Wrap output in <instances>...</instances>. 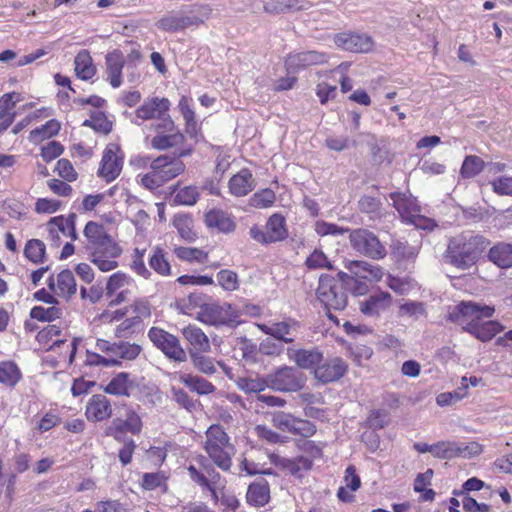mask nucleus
<instances>
[{
    "label": "nucleus",
    "instance_id": "nucleus-1",
    "mask_svg": "<svg viewBox=\"0 0 512 512\" xmlns=\"http://www.w3.org/2000/svg\"><path fill=\"white\" fill-rule=\"evenodd\" d=\"M494 312L493 306L472 301H461L451 309L448 319L462 325L465 332L470 333L480 341L487 342L503 329L498 321H483V318L492 317Z\"/></svg>",
    "mask_w": 512,
    "mask_h": 512
},
{
    "label": "nucleus",
    "instance_id": "nucleus-2",
    "mask_svg": "<svg viewBox=\"0 0 512 512\" xmlns=\"http://www.w3.org/2000/svg\"><path fill=\"white\" fill-rule=\"evenodd\" d=\"M83 233L86 238L85 249L90 261L102 272L116 269L122 248L108 233L107 228L98 222L89 221Z\"/></svg>",
    "mask_w": 512,
    "mask_h": 512
},
{
    "label": "nucleus",
    "instance_id": "nucleus-3",
    "mask_svg": "<svg viewBox=\"0 0 512 512\" xmlns=\"http://www.w3.org/2000/svg\"><path fill=\"white\" fill-rule=\"evenodd\" d=\"M488 245L485 237L465 231L449 239L443 258L457 269L468 270L478 262Z\"/></svg>",
    "mask_w": 512,
    "mask_h": 512
},
{
    "label": "nucleus",
    "instance_id": "nucleus-4",
    "mask_svg": "<svg viewBox=\"0 0 512 512\" xmlns=\"http://www.w3.org/2000/svg\"><path fill=\"white\" fill-rule=\"evenodd\" d=\"M169 109L170 101L167 98L152 97L145 99L134 112L124 114L137 126H141L144 121L155 120L152 126L157 132H173L176 127L168 114Z\"/></svg>",
    "mask_w": 512,
    "mask_h": 512
},
{
    "label": "nucleus",
    "instance_id": "nucleus-5",
    "mask_svg": "<svg viewBox=\"0 0 512 512\" xmlns=\"http://www.w3.org/2000/svg\"><path fill=\"white\" fill-rule=\"evenodd\" d=\"M240 316L241 311L231 303L212 301L199 305L196 319L215 328H236L242 323Z\"/></svg>",
    "mask_w": 512,
    "mask_h": 512
},
{
    "label": "nucleus",
    "instance_id": "nucleus-6",
    "mask_svg": "<svg viewBox=\"0 0 512 512\" xmlns=\"http://www.w3.org/2000/svg\"><path fill=\"white\" fill-rule=\"evenodd\" d=\"M316 295L327 310L328 318L333 321L336 320V317L330 311L343 310L347 305V294L343 289V283L331 275L320 276Z\"/></svg>",
    "mask_w": 512,
    "mask_h": 512
},
{
    "label": "nucleus",
    "instance_id": "nucleus-7",
    "mask_svg": "<svg viewBox=\"0 0 512 512\" xmlns=\"http://www.w3.org/2000/svg\"><path fill=\"white\" fill-rule=\"evenodd\" d=\"M349 241L352 249L367 258L373 260L383 259L387 255L385 246L378 237L365 228L350 229Z\"/></svg>",
    "mask_w": 512,
    "mask_h": 512
},
{
    "label": "nucleus",
    "instance_id": "nucleus-8",
    "mask_svg": "<svg viewBox=\"0 0 512 512\" xmlns=\"http://www.w3.org/2000/svg\"><path fill=\"white\" fill-rule=\"evenodd\" d=\"M147 335L152 344L170 361L181 363L187 360V352L177 336L160 327H151Z\"/></svg>",
    "mask_w": 512,
    "mask_h": 512
},
{
    "label": "nucleus",
    "instance_id": "nucleus-9",
    "mask_svg": "<svg viewBox=\"0 0 512 512\" xmlns=\"http://www.w3.org/2000/svg\"><path fill=\"white\" fill-rule=\"evenodd\" d=\"M269 388L278 392H297L306 384V376L295 367L282 366L267 375Z\"/></svg>",
    "mask_w": 512,
    "mask_h": 512
},
{
    "label": "nucleus",
    "instance_id": "nucleus-10",
    "mask_svg": "<svg viewBox=\"0 0 512 512\" xmlns=\"http://www.w3.org/2000/svg\"><path fill=\"white\" fill-rule=\"evenodd\" d=\"M124 163V153L116 143H109L102 154L98 176L107 183L115 180L121 173Z\"/></svg>",
    "mask_w": 512,
    "mask_h": 512
},
{
    "label": "nucleus",
    "instance_id": "nucleus-11",
    "mask_svg": "<svg viewBox=\"0 0 512 512\" xmlns=\"http://www.w3.org/2000/svg\"><path fill=\"white\" fill-rule=\"evenodd\" d=\"M328 54L316 50L291 52L285 58V69L288 74H297L312 66L328 62Z\"/></svg>",
    "mask_w": 512,
    "mask_h": 512
},
{
    "label": "nucleus",
    "instance_id": "nucleus-12",
    "mask_svg": "<svg viewBox=\"0 0 512 512\" xmlns=\"http://www.w3.org/2000/svg\"><path fill=\"white\" fill-rule=\"evenodd\" d=\"M348 371V364L341 357H329L322 360L313 371L314 378L322 383L329 384L340 380Z\"/></svg>",
    "mask_w": 512,
    "mask_h": 512
},
{
    "label": "nucleus",
    "instance_id": "nucleus-13",
    "mask_svg": "<svg viewBox=\"0 0 512 512\" xmlns=\"http://www.w3.org/2000/svg\"><path fill=\"white\" fill-rule=\"evenodd\" d=\"M143 423L141 417L134 410H128L124 420L114 419L111 425L106 429V435L113 437L116 441L127 440L125 434L130 432L133 435H139L142 431Z\"/></svg>",
    "mask_w": 512,
    "mask_h": 512
},
{
    "label": "nucleus",
    "instance_id": "nucleus-14",
    "mask_svg": "<svg viewBox=\"0 0 512 512\" xmlns=\"http://www.w3.org/2000/svg\"><path fill=\"white\" fill-rule=\"evenodd\" d=\"M337 47L353 53H367L372 50L374 42L365 33L340 32L334 36Z\"/></svg>",
    "mask_w": 512,
    "mask_h": 512
},
{
    "label": "nucleus",
    "instance_id": "nucleus-15",
    "mask_svg": "<svg viewBox=\"0 0 512 512\" xmlns=\"http://www.w3.org/2000/svg\"><path fill=\"white\" fill-rule=\"evenodd\" d=\"M137 388L136 377L128 372H118L103 387V391L117 397H130Z\"/></svg>",
    "mask_w": 512,
    "mask_h": 512
},
{
    "label": "nucleus",
    "instance_id": "nucleus-16",
    "mask_svg": "<svg viewBox=\"0 0 512 512\" xmlns=\"http://www.w3.org/2000/svg\"><path fill=\"white\" fill-rule=\"evenodd\" d=\"M298 327V322L291 319L272 323L271 325H259L263 333L284 343L294 342Z\"/></svg>",
    "mask_w": 512,
    "mask_h": 512
},
{
    "label": "nucleus",
    "instance_id": "nucleus-17",
    "mask_svg": "<svg viewBox=\"0 0 512 512\" xmlns=\"http://www.w3.org/2000/svg\"><path fill=\"white\" fill-rule=\"evenodd\" d=\"M204 222L208 228L224 234H230L236 229L234 216L222 209L214 208L206 212Z\"/></svg>",
    "mask_w": 512,
    "mask_h": 512
},
{
    "label": "nucleus",
    "instance_id": "nucleus-18",
    "mask_svg": "<svg viewBox=\"0 0 512 512\" xmlns=\"http://www.w3.org/2000/svg\"><path fill=\"white\" fill-rule=\"evenodd\" d=\"M89 421L100 422L111 417L112 406L110 400L102 394L93 395L87 405L85 411Z\"/></svg>",
    "mask_w": 512,
    "mask_h": 512
},
{
    "label": "nucleus",
    "instance_id": "nucleus-19",
    "mask_svg": "<svg viewBox=\"0 0 512 512\" xmlns=\"http://www.w3.org/2000/svg\"><path fill=\"white\" fill-rule=\"evenodd\" d=\"M151 169L157 170L163 178V183H166L180 175L184 171L185 165L179 159L163 155L152 161Z\"/></svg>",
    "mask_w": 512,
    "mask_h": 512
},
{
    "label": "nucleus",
    "instance_id": "nucleus-20",
    "mask_svg": "<svg viewBox=\"0 0 512 512\" xmlns=\"http://www.w3.org/2000/svg\"><path fill=\"white\" fill-rule=\"evenodd\" d=\"M107 80L113 88L122 84V70L125 65L123 53L115 49L105 56Z\"/></svg>",
    "mask_w": 512,
    "mask_h": 512
},
{
    "label": "nucleus",
    "instance_id": "nucleus-21",
    "mask_svg": "<svg viewBox=\"0 0 512 512\" xmlns=\"http://www.w3.org/2000/svg\"><path fill=\"white\" fill-rule=\"evenodd\" d=\"M288 357L294 361L301 369L315 371L322 360L323 354L316 348L314 349H288Z\"/></svg>",
    "mask_w": 512,
    "mask_h": 512
},
{
    "label": "nucleus",
    "instance_id": "nucleus-22",
    "mask_svg": "<svg viewBox=\"0 0 512 512\" xmlns=\"http://www.w3.org/2000/svg\"><path fill=\"white\" fill-rule=\"evenodd\" d=\"M202 20L197 16L167 15L157 21L156 26L163 31L176 32L190 26H198Z\"/></svg>",
    "mask_w": 512,
    "mask_h": 512
},
{
    "label": "nucleus",
    "instance_id": "nucleus-23",
    "mask_svg": "<svg viewBox=\"0 0 512 512\" xmlns=\"http://www.w3.org/2000/svg\"><path fill=\"white\" fill-rule=\"evenodd\" d=\"M390 198L393 201V206L405 222H408L412 217L421 212L416 199L407 196L404 193H391Z\"/></svg>",
    "mask_w": 512,
    "mask_h": 512
},
{
    "label": "nucleus",
    "instance_id": "nucleus-24",
    "mask_svg": "<svg viewBox=\"0 0 512 512\" xmlns=\"http://www.w3.org/2000/svg\"><path fill=\"white\" fill-rule=\"evenodd\" d=\"M255 188V181L249 169H241L229 180V190L237 197L246 196Z\"/></svg>",
    "mask_w": 512,
    "mask_h": 512
},
{
    "label": "nucleus",
    "instance_id": "nucleus-25",
    "mask_svg": "<svg viewBox=\"0 0 512 512\" xmlns=\"http://www.w3.org/2000/svg\"><path fill=\"white\" fill-rule=\"evenodd\" d=\"M181 331L184 339L191 346L189 350L202 352H209L211 350L209 338L200 327L189 324Z\"/></svg>",
    "mask_w": 512,
    "mask_h": 512
},
{
    "label": "nucleus",
    "instance_id": "nucleus-26",
    "mask_svg": "<svg viewBox=\"0 0 512 512\" xmlns=\"http://www.w3.org/2000/svg\"><path fill=\"white\" fill-rule=\"evenodd\" d=\"M391 303V295L388 292H379L369 296L360 303V311L367 316H378L384 312Z\"/></svg>",
    "mask_w": 512,
    "mask_h": 512
},
{
    "label": "nucleus",
    "instance_id": "nucleus-27",
    "mask_svg": "<svg viewBox=\"0 0 512 512\" xmlns=\"http://www.w3.org/2000/svg\"><path fill=\"white\" fill-rule=\"evenodd\" d=\"M263 8L266 13L280 14L289 10H307L312 4L308 0H264Z\"/></svg>",
    "mask_w": 512,
    "mask_h": 512
},
{
    "label": "nucleus",
    "instance_id": "nucleus-28",
    "mask_svg": "<svg viewBox=\"0 0 512 512\" xmlns=\"http://www.w3.org/2000/svg\"><path fill=\"white\" fill-rule=\"evenodd\" d=\"M346 268L348 271L358 278L367 279L368 281H379L383 277V270L366 261H350Z\"/></svg>",
    "mask_w": 512,
    "mask_h": 512
},
{
    "label": "nucleus",
    "instance_id": "nucleus-29",
    "mask_svg": "<svg viewBox=\"0 0 512 512\" xmlns=\"http://www.w3.org/2000/svg\"><path fill=\"white\" fill-rule=\"evenodd\" d=\"M247 503L255 507H263L270 500V488L265 479L253 482L248 486L246 493Z\"/></svg>",
    "mask_w": 512,
    "mask_h": 512
},
{
    "label": "nucleus",
    "instance_id": "nucleus-30",
    "mask_svg": "<svg viewBox=\"0 0 512 512\" xmlns=\"http://www.w3.org/2000/svg\"><path fill=\"white\" fill-rule=\"evenodd\" d=\"M271 244L284 241L288 237L286 219L279 213L272 214L265 225Z\"/></svg>",
    "mask_w": 512,
    "mask_h": 512
},
{
    "label": "nucleus",
    "instance_id": "nucleus-31",
    "mask_svg": "<svg viewBox=\"0 0 512 512\" xmlns=\"http://www.w3.org/2000/svg\"><path fill=\"white\" fill-rule=\"evenodd\" d=\"M489 260L500 268L512 267V244L500 242L490 248Z\"/></svg>",
    "mask_w": 512,
    "mask_h": 512
},
{
    "label": "nucleus",
    "instance_id": "nucleus-32",
    "mask_svg": "<svg viewBox=\"0 0 512 512\" xmlns=\"http://www.w3.org/2000/svg\"><path fill=\"white\" fill-rule=\"evenodd\" d=\"M149 266L157 274L167 277L171 275V265L168 260V253L160 246H155L151 250L148 260Z\"/></svg>",
    "mask_w": 512,
    "mask_h": 512
},
{
    "label": "nucleus",
    "instance_id": "nucleus-33",
    "mask_svg": "<svg viewBox=\"0 0 512 512\" xmlns=\"http://www.w3.org/2000/svg\"><path fill=\"white\" fill-rule=\"evenodd\" d=\"M22 379V372L13 361L0 363V384L7 388H14Z\"/></svg>",
    "mask_w": 512,
    "mask_h": 512
},
{
    "label": "nucleus",
    "instance_id": "nucleus-34",
    "mask_svg": "<svg viewBox=\"0 0 512 512\" xmlns=\"http://www.w3.org/2000/svg\"><path fill=\"white\" fill-rule=\"evenodd\" d=\"M233 447L229 446H213L206 448L205 451L209 455L210 459L223 471H228L232 465L231 452Z\"/></svg>",
    "mask_w": 512,
    "mask_h": 512
},
{
    "label": "nucleus",
    "instance_id": "nucleus-35",
    "mask_svg": "<svg viewBox=\"0 0 512 512\" xmlns=\"http://www.w3.org/2000/svg\"><path fill=\"white\" fill-rule=\"evenodd\" d=\"M180 381L198 395H209L216 390V387L211 382L197 375L184 374L180 377Z\"/></svg>",
    "mask_w": 512,
    "mask_h": 512
},
{
    "label": "nucleus",
    "instance_id": "nucleus-36",
    "mask_svg": "<svg viewBox=\"0 0 512 512\" xmlns=\"http://www.w3.org/2000/svg\"><path fill=\"white\" fill-rule=\"evenodd\" d=\"M74 64L75 73L82 80L87 81L96 73V68L87 50H82L76 55Z\"/></svg>",
    "mask_w": 512,
    "mask_h": 512
},
{
    "label": "nucleus",
    "instance_id": "nucleus-37",
    "mask_svg": "<svg viewBox=\"0 0 512 512\" xmlns=\"http://www.w3.org/2000/svg\"><path fill=\"white\" fill-rule=\"evenodd\" d=\"M142 350L141 345L137 343L124 340L116 341L114 358L119 359L121 362L122 360L133 361L141 354Z\"/></svg>",
    "mask_w": 512,
    "mask_h": 512
},
{
    "label": "nucleus",
    "instance_id": "nucleus-38",
    "mask_svg": "<svg viewBox=\"0 0 512 512\" xmlns=\"http://www.w3.org/2000/svg\"><path fill=\"white\" fill-rule=\"evenodd\" d=\"M461 454L458 442L450 440H442L434 443L433 457L450 460L459 457Z\"/></svg>",
    "mask_w": 512,
    "mask_h": 512
},
{
    "label": "nucleus",
    "instance_id": "nucleus-39",
    "mask_svg": "<svg viewBox=\"0 0 512 512\" xmlns=\"http://www.w3.org/2000/svg\"><path fill=\"white\" fill-rule=\"evenodd\" d=\"M360 212L368 214L370 219H377L382 216V202L379 198L371 195H363L358 201Z\"/></svg>",
    "mask_w": 512,
    "mask_h": 512
},
{
    "label": "nucleus",
    "instance_id": "nucleus-40",
    "mask_svg": "<svg viewBox=\"0 0 512 512\" xmlns=\"http://www.w3.org/2000/svg\"><path fill=\"white\" fill-rule=\"evenodd\" d=\"M58 294L65 297H71L76 293L77 285L73 273L65 269L57 276Z\"/></svg>",
    "mask_w": 512,
    "mask_h": 512
},
{
    "label": "nucleus",
    "instance_id": "nucleus-41",
    "mask_svg": "<svg viewBox=\"0 0 512 512\" xmlns=\"http://www.w3.org/2000/svg\"><path fill=\"white\" fill-rule=\"evenodd\" d=\"M59 130L60 123L55 119H51L47 121L44 125L33 129L30 132L29 139L32 142H39L57 135Z\"/></svg>",
    "mask_w": 512,
    "mask_h": 512
},
{
    "label": "nucleus",
    "instance_id": "nucleus-42",
    "mask_svg": "<svg viewBox=\"0 0 512 512\" xmlns=\"http://www.w3.org/2000/svg\"><path fill=\"white\" fill-rule=\"evenodd\" d=\"M205 352L189 350V356L193 366L201 373L212 375L216 372V367L212 358L205 356Z\"/></svg>",
    "mask_w": 512,
    "mask_h": 512
},
{
    "label": "nucleus",
    "instance_id": "nucleus-43",
    "mask_svg": "<svg viewBox=\"0 0 512 512\" xmlns=\"http://www.w3.org/2000/svg\"><path fill=\"white\" fill-rule=\"evenodd\" d=\"M159 135L155 136L151 140V146L157 150H165L170 147L176 146L184 140V136L179 131L169 132L168 135H163V132H158Z\"/></svg>",
    "mask_w": 512,
    "mask_h": 512
},
{
    "label": "nucleus",
    "instance_id": "nucleus-44",
    "mask_svg": "<svg viewBox=\"0 0 512 512\" xmlns=\"http://www.w3.org/2000/svg\"><path fill=\"white\" fill-rule=\"evenodd\" d=\"M76 223V215L74 213L69 214L67 217L63 215L56 216L50 219L47 223V228L49 230L50 235L54 238H58V232H61L63 235L69 232L70 222Z\"/></svg>",
    "mask_w": 512,
    "mask_h": 512
},
{
    "label": "nucleus",
    "instance_id": "nucleus-45",
    "mask_svg": "<svg viewBox=\"0 0 512 512\" xmlns=\"http://www.w3.org/2000/svg\"><path fill=\"white\" fill-rule=\"evenodd\" d=\"M171 398L179 407L189 413L195 411L200 405L199 400L193 399L184 389L175 386L171 388Z\"/></svg>",
    "mask_w": 512,
    "mask_h": 512
},
{
    "label": "nucleus",
    "instance_id": "nucleus-46",
    "mask_svg": "<svg viewBox=\"0 0 512 512\" xmlns=\"http://www.w3.org/2000/svg\"><path fill=\"white\" fill-rule=\"evenodd\" d=\"M46 253L45 244L39 239L28 240L24 248V256L34 264L44 261Z\"/></svg>",
    "mask_w": 512,
    "mask_h": 512
},
{
    "label": "nucleus",
    "instance_id": "nucleus-47",
    "mask_svg": "<svg viewBox=\"0 0 512 512\" xmlns=\"http://www.w3.org/2000/svg\"><path fill=\"white\" fill-rule=\"evenodd\" d=\"M483 170H485V162L478 156L469 155L465 157L460 173L463 178H473Z\"/></svg>",
    "mask_w": 512,
    "mask_h": 512
},
{
    "label": "nucleus",
    "instance_id": "nucleus-48",
    "mask_svg": "<svg viewBox=\"0 0 512 512\" xmlns=\"http://www.w3.org/2000/svg\"><path fill=\"white\" fill-rule=\"evenodd\" d=\"M229 436L220 425H212L206 431V442L204 448L213 446H229Z\"/></svg>",
    "mask_w": 512,
    "mask_h": 512
},
{
    "label": "nucleus",
    "instance_id": "nucleus-49",
    "mask_svg": "<svg viewBox=\"0 0 512 512\" xmlns=\"http://www.w3.org/2000/svg\"><path fill=\"white\" fill-rule=\"evenodd\" d=\"M218 285L227 292H233L239 289L240 281L238 274L230 269H222L217 273Z\"/></svg>",
    "mask_w": 512,
    "mask_h": 512
},
{
    "label": "nucleus",
    "instance_id": "nucleus-50",
    "mask_svg": "<svg viewBox=\"0 0 512 512\" xmlns=\"http://www.w3.org/2000/svg\"><path fill=\"white\" fill-rule=\"evenodd\" d=\"M83 126L90 127L96 132L103 134H108L112 130V122H110L106 115L101 111L93 112L90 119H86L83 122Z\"/></svg>",
    "mask_w": 512,
    "mask_h": 512
},
{
    "label": "nucleus",
    "instance_id": "nucleus-51",
    "mask_svg": "<svg viewBox=\"0 0 512 512\" xmlns=\"http://www.w3.org/2000/svg\"><path fill=\"white\" fill-rule=\"evenodd\" d=\"M174 253L179 259L188 262L205 263L208 258V253L199 248L176 247Z\"/></svg>",
    "mask_w": 512,
    "mask_h": 512
},
{
    "label": "nucleus",
    "instance_id": "nucleus-52",
    "mask_svg": "<svg viewBox=\"0 0 512 512\" xmlns=\"http://www.w3.org/2000/svg\"><path fill=\"white\" fill-rule=\"evenodd\" d=\"M22 100V96L17 92L5 93L0 97V119L9 116L16 117L14 111L15 105Z\"/></svg>",
    "mask_w": 512,
    "mask_h": 512
},
{
    "label": "nucleus",
    "instance_id": "nucleus-53",
    "mask_svg": "<svg viewBox=\"0 0 512 512\" xmlns=\"http://www.w3.org/2000/svg\"><path fill=\"white\" fill-rule=\"evenodd\" d=\"M237 386L245 393H260L269 387L268 377L255 379L248 377L239 378Z\"/></svg>",
    "mask_w": 512,
    "mask_h": 512
},
{
    "label": "nucleus",
    "instance_id": "nucleus-54",
    "mask_svg": "<svg viewBox=\"0 0 512 512\" xmlns=\"http://www.w3.org/2000/svg\"><path fill=\"white\" fill-rule=\"evenodd\" d=\"M62 315V310L56 306L44 308L42 306H34L30 311V317L42 322H51Z\"/></svg>",
    "mask_w": 512,
    "mask_h": 512
},
{
    "label": "nucleus",
    "instance_id": "nucleus-55",
    "mask_svg": "<svg viewBox=\"0 0 512 512\" xmlns=\"http://www.w3.org/2000/svg\"><path fill=\"white\" fill-rule=\"evenodd\" d=\"M296 417L290 413L279 411L273 414L272 424L282 432L294 434Z\"/></svg>",
    "mask_w": 512,
    "mask_h": 512
},
{
    "label": "nucleus",
    "instance_id": "nucleus-56",
    "mask_svg": "<svg viewBox=\"0 0 512 512\" xmlns=\"http://www.w3.org/2000/svg\"><path fill=\"white\" fill-rule=\"evenodd\" d=\"M130 277L122 272H116L112 274L106 283L105 294L108 298H112L114 294L129 285Z\"/></svg>",
    "mask_w": 512,
    "mask_h": 512
},
{
    "label": "nucleus",
    "instance_id": "nucleus-57",
    "mask_svg": "<svg viewBox=\"0 0 512 512\" xmlns=\"http://www.w3.org/2000/svg\"><path fill=\"white\" fill-rule=\"evenodd\" d=\"M391 255L398 261L412 259L417 255V249L407 242L395 240L391 244Z\"/></svg>",
    "mask_w": 512,
    "mask_h": 512
},
{
    "label": "nucleus",
    "instance_id": "nucleus-58",
    "mask_svg": "<svg viewBox=\"0 0 512 512\" xmlns=\"http://www.w3.org/2000/svg\"><path fill=\"white\" fill-rule=\"evenodd\" d=\"M308 269H323L332 270L333 266L325 253L322 250L315 249L305 261Z\"/></svg>",
    "mask_w": 512,
    "mask_h": 512
},
{
    "label": "nucleus",
    "instance_id": "nucleus-59",
    "mask_svg": "<svg viewBox=\"0 0 512 512\" xmlns=\"http://www.w3.org/2000/svg\"><path fill=\"white\" fill-rule=\"evenodd\" d=\"M315 232L319 236H338L345 233H349L350 229L347 227H341L334 223H329L323 220H319L315 223Z\"/></svg>",
    "mask_w": 512,
    "mask_h": 512
},
{
    "label": "nucleus",
    "instance_id": "nucleus-60",
    "mask_svg": "<svg viewBox=\"0 0 512 512\" xmlns=\"http://www.w3.org/2000/svg\"><path fill=\"white\" fill-rule=\"evenodd\" d=\"M276 196L273 190L266 188L256 192L250 199V205L255 208H268L275 202Z\"/></svg>",
    "mask_w": 512,
    "mask_h": 512
},
{
    "label": "nucleus",
    "instance_id": "nucleus-61",
    "mask_svg": "<svg viewBox=\"0 0 512 512\" xmlns=\"http://www.w3.org/2000/svg\"><path fill=\"white\" fill-rule=\"evenodd\" d=\"M85 365L87 366H102V367H120L121 361L117 358H106L98 353L87 351Z\"/></svg>",
    "mask_w": 512,
    "mask_h": 512
},
{
    "label": "nucleus",
    "instance_id": "nucleus-62",
    "mask_svg": "<svg viewBox=\"0 0 512 512\" xmlns=\"http://www.w3.org/2000/svg\"><path fill=\"white\" fill-rule=\"evenodd\" d=\"M199 198L196 187L188 186L180 189L174 196V203L178 205L192 206Z\"/></svg>",
    "mask_w": 512,
    "mask_h": 512
},
{
    "label": "nucleus",
    "instance_id": "nucleus-63",
    "mask_svg": "<svg viewBox=\"0 0 512 512\" xmlns=\"http://www.w3.org/2000/svg\"><path fill=\"white\" fill-rule=\"evenodd\" d=\"M324 446V443L313 440H300L297 442L298 449L309 455L311 459L322 458Z\"/></svg>",
    "mask_w": 512,
    "mask_h": 512
},
{
    "label": "nucleus",
    "instance_id": "nucleus-64",
    "mask_svg": "<svg viewBox=\"0 0 512 512\" xmlns=\"http://www.w3.org/2000/svg\"><path fill=\"white\" fill-rule=\"evenodd\" d=\"M493 192L498 195L512 196V177L500 176L490 181Z\"/></svg>",
    "mask_w": 512,
    "mask_h": 512
}]
</instances>
